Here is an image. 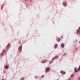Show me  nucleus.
Segmentation results:
<instances>
[{
    "instance_id": "nucleus-1",
    "label": "nucleus",
    "mask_w": 80,
    "mask_h": 80,
    "mask_svg": "<svg viewBox=\"0 0 80 80\" xmlns=\"http://www.w3.org/2000/svg\"><path fill=\"white\" fill-rule=\"evenodd\" d=\"M46 62H47V60L46 59H44L41 61V63H46Z\"/></svg>"
},
{
    "instance_id": "nucleus-2",
    "label": "nucleus",
    "mask_w": 80,
    "mask_h": 80,
    "mask_svg": "<svg viewBox=\"0 0 80 80\" xmlns=\"http://www.w3.org/2000/svg\"><path fill=\"white\" fill-rule=\"evenodd\" d=\"M50 70V68H47L46 69L47 71H45V73H47V72H48L49 70Z\"/></svg>"
},
{
    "instance_id": "nucleus-3",
    "label": "nucleus",
    "mask_w": 80,
    "mask_h": 80,
    "mask_svg": "<svg viewBox=\"0 0 80 80\" xmlns=\"http://www.w3.org/2000/svg\"><path fill=\"white\" fill-rule=\"evenodd\" d=\"M22 46L20 47L19 48H18V50L20 51H19V52H22Z\"/></svg>"
},
{
    "instance_id": "nucleus-4",
    "label": "nucleus",
    "mask_w": 80,
    "mask_h": 80,
    "mask_svg": "<svg viewBox=\"0 0 80 80\" xmlns=\"http://www.w3.org/2000/svg\"><path fill=\"white\" fill-rule=\"evenodd\" d=\"M60 73H62V75H65V74L66 73V72H63V71H61Z\"/></svg>"
},
{
    "instance_id": "nucleus-5",
    "label": "nucleus",
    "mask_w": 80,
    "mask_h": 80,
    "mask_svg": "<svg viewBox=\"0 0 80 80\" xmlns=\"http://www.w3.org/2000/svg\"><path fill=\"white\" fill-rule=\"evenodd\" d=\"M61 47H62V48H64V44L62 43L61 44Z\"/></svg>"
},
{
    "instance_id": "nucleus-6",
    "label": "nucleus",
    "mask_w": 80,
    "mask_h": 80,
    "mask_svg": "<svg viewBox=\"0 0 80 80\" xmlns=\"http://www.w3.org/2000/svg\"><path fill=\"white\" fill-rule=\"evenodd\" d=\"M63 6H66V5H67V3H66L64 2L63 3Z\"/></svg>"
},
{
    "instance_id": "nucleus-7",
    "label": "nucleus",
    "mask_w": 80,
    "mask_h": 80,
    "mask_svg": "<svg viewBox=\"0 0 80 80\" xmlns=\"http://www.w3.org/2000/svg\"><path fill=\"white\" fill-rule=\"evenodd\" d=\"M5 68L6 69H8V66H6L5 67Z\"/></svg>"
},
{
    "instance_id": "nucleus-8",
    "label": "nucleus",
    "mask_w": 80,
    "mask_h": 80,
    "mask_svg": "<svg viewBox=\"0 0 80 80\" xmlns=\"http://www.w3.org/2000/svg\"><path fill=\"white\" fill-rule=\"evenodd\" d=\"M10 44H8L7 45V48H8V47H10Z\"/></svg>"
},
{
    "instance_id": "nucleus-9",
    "label": "nucleus",
    "mask_w": 80,
    "mask_h": 80,
    "mask_svg": "<svg viewBox=\"0 0 80 80\" xmlns=\"http://www.w3.org/2000/svg\"><path fill=\"white\" fill-rule=\"evenodd\" d=\"M57 45H58L57 44H56L55 45V48H57Z\"/></svg>"
},
{
    "instance_id": "nucleus-10",
    "label": "nucleus",
    "mask_w": 80,
    "mask_h": 80,
    "mask_svg": "<svg viewBox=\"0 0 80 80\" xmlns=\"http://www.w3.org/2000/svg\"><path fill=\"white\" fill-rule=\"evenodd\" d=\"M58 56H56L54 57L55 59H57V58H58Z\"/></svg>"
},
{
    "instance_id": "nucleus-11",
    "label": "nucleus",
    "mask_w": 80,
    "mask_h": 80,
    "mask_svg": "<svg viewBox=\"0 0 80 80\" xmlns=\"http://www.w3.org/2000/svg\"><path fill=\"white\" fill-rule=\"evenodd\" d=\"M6 51L5 50H3L2 51V52L4 53H5V52Z\"/></svg>"
},
{
    "instance_id": "nucleus-12",
    "label": "nucleus",
    "mask_w": 80,
    "mask_h": 80,
    "mask_svg": "<svg viewBox=\"0 0 80 80\" xmlns=\"http://www.w3.org/2000/svg\"><path fill=\"white\" fill-rule=\"evenodd\" d=\"M80 30L78 29L77 30V33H78L79 32H80Z\"/></svg>"
},
{
    "instance_id": "nucleus-13",
    "label": "nucleus",
    "mask_w": 80,
    "mask_h": 80,
    "mask_svg": "<svg viewBox=\"0 0 80 80\" xmlns=\"http://www.w3.org/2000/svg\"><path fill=\"white\" fill-rule=\"evenodd\" d=\"M3 54H4L3 52H2L1 53V56H3Z\"/></svg>"
},
{
    "instance_id": "nucleus-14",
    "label": "nucleus",
    "mask_w": 80,
    "mask_h": 80,
    "mask_svg": "<svg viewBox=\"0 0 80 80\" xmlns=\"http://www.w3.org/2000/svg\"><path fill=\"white\" fill-rule=\"evenodd\" d=\"M53 63V61H51V62H49V63L50 64H51V63Z\"/></svg>"
},
{
    "instance_id": "nucleus-15",
    "label": "nucleus",
    "mask_w": 80,
    "mask_h": 80,
    "mask_svg": "<svg viewBox=\"0 0 80 80\" xmlns=\"http://www.w3.org/2000/svg\"><path fill=\"white\" fill-rule=\"evenodd\" d=\"M67 53H65V54H64L62 56H65V55H66Z\"/></svg>"
},
{
    "instance_id": "nucleus-16",
    "label": "nucleus",
    "mask_w": 80,
    "mask_h": 80,
    "mask_svg": "<svg viewBox=\"0 0 80 80\" xmlns=\"http://www.w3.org/2000/svg\"><path fill=\"white\" fill-rule=\"evenodd\" d=\"M55 60V58L54 57L53 58H52V60Z\"/></svg>"
},
{
    "instance_id": "nucleus-17",
    "label": "nucleus",
    "mask_w": 80,
    "mask_h": 80,
    "mask_svg": "<svg viewBox=\"0 0 80 80\" xmlns=\"http://www.w3.org/2000/svg\"><path fill=\"white\" fill-rule=\"evenodd\" d=\"M73 77V74L71 75V77Z\"/></svg>"
},
{
    "instance_id": "nucleus-18",
    "label": "nucleus",
    "mask_w": 80,
    "mask_h": 80,
    "mask_svg": "<svg viewBox=\"0 0 80 80\" xmlns=\"http://www.w3.org/2000/svg\"><path fill=\"white\" fill-rule=\"evenodd\" d=\"M43 77H44V76H43V75H42V78H43Z\"/></svg>"
},
{
    "instance_id": "nucleus-19",
    "label": "nucleus",
    "mask_w": 80,
    "mask_h": 80,
    "mask_svg": "<svg viewBox=\"0 0 80 80\" xmlns=\"http://www.w3.org/2000/svg\"><path fill=\"white\" fill-rule=\"evenodd\" d=\"M78 33L79 35H80V32H78Z\"/></svg>"
},
{
    "instance_id": "nucleus-20",
    "label": "nucleus",
    "mask_w": 80,
    "mask_h": 80,
    "mask_svg": "<svg viewBox=\"0 0 80 80\" xmlns=\"http://www.w3.org/2000/svg\"><path fill=\"white\" fill-rule=\"evenodd\" d=\"M36 78H38V77H36Z\"/></svg>"
},
{
    "instance_id": "nucleus-21",
    "label": "nucleus",
    "mask_w": 80,
    "mask_h": 80,
    "mask_svg": "<svg viewBox=\"0 0 80 80\" xmlns=\"http://www.w3.org/2000/svg\"><path fill=\"white\" fill-rule=\"evenodd\" d=\"M79 29L80 30V27L79 28Z\"/></svg>"
},
{
    "instance_id": "nucleus-22",
    "label": "nucleus",
    "mask_w": 80,
    "mask_h": 80,
    "mask_svg": "<svg viewBox=\"0 0 80 80\" xmlns=\"http://www.w3.org/2000/svg\"><path fill=\"white\" fill-rule=\"evenodd\" d=\"M79 80H80V77L79 78Z\"/></svg>"
},
{
    "instance_id": "nucleus-23",
    "label": "nucleus",
    "mask_w": 80,
    "mask_h": 80,
    "mask_svg": "<svg viewBox=\"0 0 80 80\" xmlns=\"http://www.w3.org/2000/svg\"><path fill=\"white\" fill-rule=\"evenodd\" d=\"M25 0V1H27V0Z\"/></svg>"
},
{
    "instance_id": "nucleus-24",
    "label": "nucleus",
    "mask_w": 80,
    "mask_h": 80,
    "mask_svg": "<svg viewBox=\"0 0 80 80\" xmlns=\"http://www.w3.org/2000/svg\"><path fill=\"white\" fill-rule=\"evenodd\" d=\"M58 42H59V41H58Z\"/></svg>"
}]
</instances>
